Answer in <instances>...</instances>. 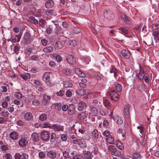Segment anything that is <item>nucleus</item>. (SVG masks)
<instances>
[{
    "label": "nucleus",
    "instance_id": "1",
    "mask_svg": "<svg viewBox=\"0 0 159 159\" xmlns=\"http://www.w3.org/2000/svg\"><path fill=\"white\" fill-rule=\"evenodd\" d=\"M136 75L137 77L140 80H143L145 75V72L143 69L141 67H140L139 70L135 71Z\"/></svg>",
    "mask_w": 159,
    "mask_h": 159
},
{
    "label": "nucleus",
    "instance_id": "2",
    "mask_svg": "<svg viewBox=\"0 0 159 159\" xmlns=\"http://www.w3.org/2000/svg\"><path fill=\"white\" fill-rule=\"evenodd\" d=\"M88 113L90 116H94L98 114V110L96 107L91 106L89 108Z\"/></svg>",
    "mask_w": 159,
    "mask_h": 159
},
{
    "label": "nucleus",
    "instance_id": "3",
    "mask_svg": "<svg viewBox=\"0 0 159 159\" xmlns=\"http://www.w3.org/2000/svg\"><path fill=\"white\" fill-rule=\"evenodd\" d=\"M109 95L111 100H114L115 101H117L119 99V95L114 90H113L110 92Z\"/></svg>",
    "mask_w": 159,
    "mask_h": 159
},
{
    "label": "nucleus",
    "instance_id": "4",
    "mask_svg": "<svg viewBox=\"0 0 159 159\" xmlns=\"http://www.w3.org/2000/svg\"><path fill=\"white\" fill-rule=\"evenodd\" d=\"M130 108V105L127 104L124 107V114L125 117L126 118H129L130 117L129 110Z\"/></svg>",
    "mask_w": 159,
    "mask_h": 159
},
{
    "label": "nucleus",
    "instance_id": "5",
    "mask_svg": "<svg viewBox=\"0 0 159 159\" xmlns=\"http://www.w3.org/2000/svg\"><path fill=\"white\" fill-rule=\"evenodd\" d=\"M50 129H54L57 131H63L64 130V127L59 124H55L50 126Z\"/></svg>",
    "mask_w": 159,
    "mask_h": 159
},
{
    "label": "nucleus",
    "instance_id": "6",
    "mask_svg": "<svg viewBox=\"0 0 159 159\" xmlns=\"http://www.w3.org/2000/svg\"><path fill=\"white\" fill-rule=\"evenodd\" d=\"M30 34L29 32L26 33L24 36V43L26 44L30 43L31 41V39L30 38Z\"/></svg>",
    "mask_w": 159,
    "mask_h": 159
},
{
    "label": "nucleus",
    "instance_id": "7",
    "mask_svg": "<svg viewBox=\"0 0 159 159\" xmlns=\"http://www.w3.org/2000/svg\"><path fill=\"white\" fill-rule=\"evenodd\" d=\"M43 78L46 83L47 85H49L50 84V72H45L43 76Z\"/></svg>",
    "mask_w": 159,
    "mask_h": 159
},
{
    "label": "nucleus",
    "instance_id": "8",
    "mask_svg": "<svg viewBox=\"0 0 159 159\" xmlns=\"http://www.w3.org/2000/svg\"><path fill=\"white\" fill-rule=\"evenodd\" d=\"M92 134L94 142H98L97 140L99 137V135L98 130H94L92 132Z\"/></svg>",
    "mask_w": 159,
    "mask_h": 159
},
{
    "label": "nucleus",
    "instance_id": "9",
    "mask_svg": "<svg viewBox=\"0 0 159 159\" xmlns=\"http://www.w3.org/2000/svg\"><path fill=\"white\" fill-rule=\"evenodd\" d=\"M67 61L70 64H73L75 63V60L73 56L71 54L68 55L66 57Z\"/></svg>",
    "mask_w": 159,
    "mask_h": 159
},
{
    "label": "nucleus",
    "instance_id": "10",
    "mask_svg": "<svg viewBox=\"0 0 159 159\" xmlns=\"http://www.w3.org/2000/svg\"><path fill=\"white\" fill-rule=\"evenodd\" d=\"M121 52L123 56L125 59H128L129 58L131 54L128 49H123Z\"/></svg>",
    "mask_w": 159,
    "mask_h": 159
},
{
    "label": "nucleus",
    "instance_id": "11",
    "mask_svg": "<svg viewBox=\"0 0 159 159\" xmlns=\"http://www.w3.org/2000/svg\"><path fill=\"white\" fill-rule=\"evenodd\" d=\"M42 139L44 141H47L49 138V133L46 131H43L41 133Z\"/></svg>",
    "mask_w": 159,
    "mask_h": 159
},
{
    "label": "nucleus",
    "instance_id": "12",
    "mask_svg": "<svg viewBox=\"0 0 159 159\" xmlns=\"http://www.w3.org/2000/svg\"><path fill=\"white\" fill-rule=\"evenodd\" d=\"M87 117V114L86 111L81 112L78 115V118L79 120H84Z\"/></svg>",
    "mask_w": 159,
    "mask_h": 159
},
{
    "label": "nucleus",
    "instance_id": "13",
    "mask_svg": "<svg viewBox=\"0 0 159 159\" xmlns=\"http://www.w3.org/2000/svg\"><path fill=\"white\" fill-rule=\"evenodd\" d=\"M86 107V103L84 102L81 101L78 104V109L79 111H82L85 109Z\"/></svg>",
    "mask_w": 159,
    "mask_h": 159
},
{
    "label": "nucleus",
    "instance_id": "14",
    "mask_svg": "<svg viewBox=\"0 0 159 159\" xmlns=\"http://www.w3.org/2000/svg\"><path fill=\"white\" fill-rule=\"evenodd\" d=\"M50 57L58 62H60L62 60L61 57L56 53L51 54Z\"/></svg>",
    "mask_w": 159,
    "mask_h": 159
},
{
    "label": "nucleus",
    "instance_id": "15",
    "mask_svg": "<svg viewBox=\"0 0 159 159\" xmlns=\"http://www.w3.org/2000/svg\"><path fill=\"white\" fill-rule=\"evenodd\" d=\"M93 156L92 153L89 151H85L84 153V157L85 159H91L92 158Z\"/></svg>",
    "mask_w": 159,
    "mask_h": 159
},
{
    "label": "nucleus",
    "instance_id": "16",
    "mask_svg": "<svg viewBox=\"0 0 159 159\" xmlns=\"http://www.w3.org/2000/svg\"><path fill=\"white\" fill-rule=\"evenodd\" d=\"M118 30H119L120 33L124 35H125L128 33V30L124 27H120L118 29Z\"/></svg>",
    "mask_w": 159,
    "mask_h": 159
},
{
    "label": "nucleus",
    "instance_id": "17",
    "mask_svg": "<svg viewBox=\"0 0 159 159\" xmlns=\"http://www.w3.org/2000/svg\"><path fill=\"white\" fill-rule=\"evenodd\" d=\"M33 117L32 114L30 112H27L25 114L24 118L25 120H30Z\"/></svg>",
    "mask_w": 159,
    "mask_h": 159
},
{
    "label": "nucleus",
    "instance_id": "18",
    "mask_svg": "<svg viewBox=\"0 0 159 159\" xmlns=\"http://www.w3.org/2000/svg\"><path fill=\"white\" fill-rule=\"evenodd\" d=\"M80 28L76 25H75L72 27V32L74 33L78 34L80 32Z\"/></svg>",
    "mask_w": 159,
    "mask_h": 159
},
{
    "label": "nucleus",
    "instance_id": "19",
    "mask_svg": "<svg viewBox=\"0 0 159 159\" xmlns=\"http://www.w3.org/2000/svg\"><path fill=\"white\" fill-rule=\"evenodd\" d=\"M71 154L73 156V159H80L82 158V156L77 153L75 151H73Z\"/></svg>",
    "mask_w": 159,
    "mask_h": 159
},
{
    "label": "nucleus",
    "instance_id": "20",
    "mask_svg": "<svg viewBox=\"0 0 159 159\" xmlns=\"http://www.w3.org/2000/svg\"><path fill=\"white\" fill-rule=\"evenodd\" d=\"M9 136L10 138L13 140L17 139L18 137V134L17 133L14 131L11 132L9 134Z\"/></svg>",
    "mask_w": 159,
    "mask_h": 159
},
{
    "label": "nucleus",
    "instance_id": "21",
    "mask_svg": "<svg viewBox=\"0 0 159 159\" xmlns=\"http://www.w3.org/2000/svg\"><path fill=\"white\" fill-rule=\"evenodd\" d=\"M28 143V141L24 139H22L19 141V145L21 147H25Z\"/></svg>",
    "mask_w": 159,
    "mask_h": 159
},
{
    "label": "nucleus",
    "instance_id": "22",
    "mask_svg": "<svg viewBox=\"0 0 159 159\" xmlns=\"http://www.w3.org/2000/svg\"><path fill=\"white\" fill-rule=\"evenodd\" d=\"M64 87L65 88H71L73 86L72 83L69 81L65 80L63 82Z\"/></svg>",
    "mask_w": 159,
    "mask_h": 159
},
{
    "label": "nucleus",
    "instance_id": "23",
    "mask_svg": "<svg viewBox=\"0 0 159 159\" xmlns=\"http://www.w3.org/2000/svg\"><path fill=\"white\" fill-rule=\"evenodd\" d=\"M121 17L126 24H130V19L125 15L122 14Z\"/></svg>",
    "mask_w": 159,
    "mask_h": 159
},
{
    "label": "nucleus",
    "instance_id": "24",
    "mask_svg": "<svg viewBox=\"0 0 159 159\" xmlns=\"http://www.w3.org/2000/svg\"><path fill=\"white\" fill-rule=\"evenodd\" d=\"M20 76L22 78L25 80L30 79L31 77L30 74L28 73L21 74Z\"/></svg>",
    "mask_w": 159,
    "mask_h": 159
},
{
    "label": "nucleus",
    "instance_id": "25",
    "mask_svg": "<svg viewBox=\"0 0 159 159\" xmlns=\"http://www.w3.org/2000/svg\"><path fill=\"white\" fill-rule=\"evenodd\" d=\"M31 138L34 142H36L39 140L38 135L36 133H33L31 134Z\"/></svg>",
    "mask_w": 159,
    "mask_h": 159
},
{
    "label": "nucleus",
    "instance_id": "26",
    "mask_svg": "<svg viewBox=\"0 0 159 159\" xmlns=\"http://www.w3.org/2000/svg\"><path fill=\"white\" fill-rule=\"evenodd\" d=\"M50 97L46 95L43 96V99L42 101V103L44 105L47 104L49 102Z\"/></svg>",
    "mask_w": 159,
    "mask_h": 159
},
{
    "label": "nucleus",
    "instance_id": "27",
    "mask_svg": "<svg viewBox=\"0 0 159 159\" xmlns=\"http://www.w3.org/2000/svg\"><path fill=\"white\" fill-rule=\"evenodd\" d=\"M76 93L80 96H82L86 94V92L84 89H80L77 90Z\"/></svg>",
    "mask_w": 159,
    "mask_h": 159
},
{
    "label": "nucleus",
    "instance_id": "28",
    "mask_svg": "<svg viewBox=\"0 0 159 159\" xmlns=\"http://www.w3.org/2000/svg\"><path fill=\"white\" fill-rule=\"evenodd\" d=\"M110 73H113L114 76L116 78V77L118 75V71L115 68L112 67V68L110 69Z\"/></svg>",
    "mask_w": 159,
    "mask_h": 159
},
{
    "label": "nucleus",
    "instance_id": "29",
    "mask_svg": "<svg viewBox=\"0 0 159 159\" xmlns=\"http://www.w3.org/2000/svg\"><path fill=\"white\" fill-rule=\"evenodd\" d=\"M63 44L61 41H58L55 43V48L57 49H61L63 47Z\"/></svg>",
    "mask_w": 159,
    "mask_h": 159
},
{
    "label": "nucleus",
    "instance_id": "30",
    "mask_svg": "<svg viewBox=\"0 0 159 159\" xmlns=\"http://www.w3.org/2000/svg\"><path fill=\"white\" fill-rule=\"evenodd\" d=\"M63 72L67 75H71L73 74V71L68 69L65 68L63 70Z\"/></svg>",
    "mask_w": 159,
    "mask_h": 159
},
{
    "label": "nucleus",
    "instance_id": "31",
    "mask_svg": "<svg viewBox=\"0 0 159 159\" xmlns=\"http://www.w3.org/2000/svg\"><path fill=\"white\" fill-rule=\"evenodd\" d=\"M108 149L112 155L117 150L116 148L113 145H110L108 147Z\"/></svg>",
    "mask_w": 159,
    "mask_h": 159
},
{
    "label": "nucleus",
    "instance_id": "32",
    "mask_svg": "<svg viewBox=\"0 0 159 159\" xmlns=\"http://www.w3.org/2000/svg\"><path fill=\"white\" fill-rule=\"evenodd\" d=\"M75 71L77 75L80 77H84L86 76L85 74L80 70L77 69Z\"/></svg>",
    "mask_w": 159,
    "mask_h": 159
},
{
    "label": "nucleus",
    "instance_id": "33",
    "mask_svg": "<svg viewBox=\"0 0 159 159\" xmlns=\"http://www.w3.org/2000/svg\"><path fill=\"white\" fill-rule=\"evenodd\" d=\"M56 134L53 133H51V137L50 138V142L53 143L55 144L56 143Z\"/></svg>",
    "mask_w": 159,
    "mask_h": 159
},
{
    "label": "nucleus",
    "instance_id": "34",
    "mask_svg": "<svg viewBox=\"0 0 159 159\" xmlns=\"http://www.w3.org/2000/svg\"><path fill=\"white\" fill-rule=\"evenodd\" d=\"M154 39L157 40H159V32L157 31H154L152 33Z\"/></svg>",
    "mask_w": 159,
    "mask_h": 159
},
{
    "label": "nucleus",
    "instance_id": "35",
    "mask_svg": "<svg viewBox=\"0 0 159 159\" xmlns=\"http://www.w3.org/2000/svg\"><path fill=\"white\" fill-rule=\"evenodd\" d=\"M80 147L82 148H85L87 146V144L85 141L84 140H81L79 144Z\"/></svg>",
    "mask_w": 159,
    "mask_h": 159
},
{
    "label": "nucleus",
    "instance_id": "36",
    "mask_svg": "<svg viewBox=\"0 0 159 159\" xmlns=\"http://www.w3.org/2000/svg\"><path fill=\"white\" fill-rule=\"evenodd\" d=\"M82 60L86 64H88L90 61L89 57L87 56L83 57L82 58Z\"/></svg>",
    "mask_w": 159,
    "mask_h": 159
},
{
    "label": "nucleus",
    "instance_id": "37",
    "mask_svg": "<svg viewBox=\"0 0 159 159\" xmlns=\"http://www.w3.org/2000/svg\"><path fill=\"white\" fill-rule=\"evenodd\" d=\"M141 156L137 152H134L133 154L132 159H141Z\"/></svg>",
    "mask_w": 159,
    "mask_h": 159
},
{
    "label": "nucleus",
    "instance_id": "38",
    "mask_svg": "<svg viewBox=\"0 0 159 159\" xmlns=\"http://www.w3.org/2000/svg\"><path fill=\"white\" fill-rule=\"evenodd\" d=\"M116 146L119 149L122 150L124 149V147L123 144L120 142L118 141L116 142Z\"/></svg>",
    "mask_w": 159,
    "mask_h": 159
},
{
    "label": "nucleus",
    "instance_id": "39",
    "mask_svg": "<svg viewBox=\"0 0 159 159\" xmlns=\"http://www.w3.org/2000/svg\"><path fill=\"white\" fill-rule=\"evenodd\" d=\"M106 140L107 142L110 144H113L114 143V139L111 136L107 138Z\"/></svg>",
    "mask_w": 159,
    "mask_h": 159
},
{
    "label": "nucleus",
    "instance_id": "40",
    "mask_svg": "<svg viewBox=\"0 0 159 159\" xmlns=\"http://www.w3.org/2000/svg\"><path fill=\"white\" fill-rule=\"evenodd\" d=\"M68 43L69 45L71 47H75L77 44V42L75 40H69Z\"/></svg>",
    "mask_w": 159,
    "mask_h": 159
},
{
    "label": "nucleus",
    "instance_id": "41",
    "mask_svg": "<svg viewBox=\"0 0 159 159\" xmlns=\"http://www.w3.org/2000/svg\"><path fill=\"white\" fill-rule=\"evenodd\" d=\"M54 105V107L56 110H61V103H56Z\"/></svg>",
    "mask_w": 159,
    "mask_h": 159
},
{
    "label": "nucleus",
    "instance_id": "42",
    "mask_svg": "<svg viewBox=\"0 0 159 159\" xmlns=\"http://www.w3.org/2000/svg\"><path fill=\"white\" fill-rule=\"evenodd\" d=\"M14 95L18 99H21L22 97V94L20 92H16L14 94Z\"/></svg>",
    "mask_w": 159,
    "mask_h": 159
},
{
    "label": "nucleus",
    "instance_id": "43",
    "mask_svg": "<svg viewBox=\"0 0 159 159\" xmlns=\"http://www.w3.org/2000/svg\"><path fill=\"white\" fill-rule=\"evenodd\" d=\"M47 115L45 114H42L40 115L39 117V119L41 121H44L47 118Z\"/></svg>",
    "mask_w": 159,
    "mask_h": 159
},
{
    "label": "nucleus",
    "instance_id": "44",
    "mask_svg": "<svg viewBox=\"0 0 159 159\" xmlns=\"http://www.w3.org/2000/svg\"><path fill=\"white\" fill-rule=\"evenodd\" d=\"M115 88L116 90L118 92H120L121 91L122 87L121 85L119 84H117L115 86Z\"/></svg>",
    "mask_w": 159,
    "mask_h": 159
},
{
    "label": "nucleus",
    "instance_id": "45",
    "mask_svg": "<svg viewBox=\"0 0 159 159\" xmlns=\"http://www.w3.org/2000/svg\"><path fill=\"white\" fill-rule=\"evenodd\" d=\"M153 29L154 30H159V23L153 24L152 25Z\"/></svg>",
    "mask_w": 159,
    "mask_h": 159
},
{
    "label": "nucleus",
    "instance_id": "46",
    "mask_svg": "<svg viewBox=\"0 0 159 159\" xmlns=\"http://www.w3.org/2000/svg\"><path fill=\"white\" fill-rule=\"evenodd\" d=\"M1 114L2 116L5 117L8 116L9 114V113L8 111L7 110H4L2 111L1 112Z\"/></svg>",
    "mask_w": 159,
    "mask_h": 159
},
{
    "label": "nucleus",
    "instance_id": "47",
    "mask_svg": "<svg viewBox=\"0 0 159 159\" xmlns=\"http://www.w3.org/2000/svg\"><path fill=\"white\" fill-rule=\"evenodd\" d=\"M145 43L148 46L151 45L153 43L152 40V39H149L146 40V42Z\"/></svg>",
    "mask_w": 159,
    "mask_h": 159
},
{
    "label": "nucleus",
    "instance_id": "48",
    "mask_svg": "<svg viewBox=\"0 0 159 159\" xmlns=\"http://www.w3.org/2000/svg\"><path fill=\"white\" fill-rule=\"evenodd\" d=\"M116 120V122L118 124L121 125L123 123V120L120 117L117 116Z\"/></svg>",
    "mask_w": 159,
    "mask_h": 159
},
{
    "label": "nucleus",
    "instance_id": "49",
    "mask_svg": "<svg viewBox=\"0 0 159 159\" xmlns=\"http://www.w3.org/2000/svg\"><path fill=\"white\" fill-rule=\"evenodd\" d=\"M21 156V154L19 152L16 153L14 155V157L15 159H20Z\"/></svg>",
    "mask_w": 159,
    "mask_h": 159
},
{
    "label": "nucleus",
    "instance_id": "50",
    "mask_svg": "<svg viewBox=\"0 0 159 159\" xmlns=\"http://www.w3.org/2000/svg\"><path fill=\"white\" fill-rule=\"evenodd\" d=\"M110 133L109 131L106 130L102 132V134L105 137H108L109 136Z\"/></svg>",
    "mask_w": 159,
    "mask_h": 159
},
{
    "label": "nucleus",
    "instance_id": "51",
    "mask_svg": "<svg viewBox=\"0 0 159 159\" xmlns=\"http://www.w3.org/2000/svg\"><path fill=\"white\" fill-rule=\"evenodd\" d=\"M29 156L28 154L26 153H22L20 159H28Z\"/></svg>",
    "mask_w": 159,
    "mask_h": 159
},
{
    "label": "nucleus",
    "instance_id": "52",
    "mask_svg": "<svg viewBox=\"0 0 159 159\" xmlns=\"http://www.w3.org/2000/svg\"><path fill=\"white\" fill-rule=\"evenodd\" d=\"M32 49L31 48H26L25 50V53L29 55V54L32 53Z\"/></svg>",
    "mask_w": 159,
    "mask_h": 159
},
{
    "label": "nucleus",
    "instance_id": "53",
    "mask_svg": "<svg viewBox=\"0 0 159 159\" xmlns=\"http://www.w3.org/2000/svg\"><path fill=\"white\" fill-rule=\"evenodd\" d=\"M56 152L54 151H50V158L54 159L56 157Z\"/></svg>",
    "mask_w": 159,
    "mask_h": 159
},
{
    "label": "nucleus",
    "instance_id": "54",
    "mask_svg": "<svg viewBox=\"0 0 159 159\" xmlns=\"http://www.w3.org/2000/svg\"><path fill=\"white\" fill-rule=\"evenodd\" d=\"M61 140L63 141H66L67 139V137L66 134H61Z\"/></svg>",
    "mask_w": 159,
    "mask_h": 159
},
{
    "label": "nucleus",
    "instance_id": "55",
    "mask_svg": "<svg viewBox=\"0 0 159 159\" xmlns=\"http://www.w3.org/2000/svg\"><path fill=\"white\" fill-rule=\"evenodd\" d=\"M103 103L105 106L107 107L110 106V101L108 100H105L103 101Z\"/></svg>",
    "mask_w": 159,
    "mask_h": 159
},
{
    "label": "nucleus",
    "instance_id": "56",
    "mask_svg": "<svg viewBox=\"0 0 159 159\" xmlns=\"http://www.w3.org/2000/svg\"><path fill=\"white\" fill-rule=\"evenodd\" d=\"M68 113L69 115H72L75 113V109L74 108H72L71 109H69L68 108Z\"/></svg>",
    "mask_w": 159,
    "mask_h": 159
},
{
    "label": "nucleus",
    "instance_id": "57",
    "mask_svg": "<svg viewBox=\"0 0 159 159\" xmlns=\"http://www.w3.org/2000/svg\"><path fill=\"white\" fill-rule=\"evenodd\" d=\"M65 93V91L63 90H61L59 92L57 93V94L58 96H62Z\"/></svg>",
    "mask_w": 159,
    "mask_h": 159
},
{
    "label": "nucleus",
    "instance_id": "58",
    "mask_svg": "<svg viewBox=\"0 0 159 159\" xmlns=\"http://www.w3.org/2000/svg\"><path fill=\"white\" fill-rule=\"evenodd\" d=\"M68 106L66 104L63 105L61 107L62 110L64 111H66L68 109Z\"/></svg>",
    "mask_w": 159,
    "mask_h": 159
},
{
    "label": "nucleus",
    "instance_id": "59",
    "mask_svg": "<svg viewBox=\"0 0 159 159\" xmlns=\"http://www.w3.org/2000/svg\"><path fill=\"white\" fill-rule=\"evenodd\" d=\"M81 140V139H80L78 138H76L73 140V142L74 144H78L79 145Z\"/></svg>",
    "mask_w": 159,
    "mask_h": 159
},
{
    "label": "nucleus",
    "instance_id": "60",
    "mask_svg": "<svg viewBox=\"0 0 159 159\" xmlns=\"http://www.w3.org/2000/svg\"><path fill=\"white\" fill-rule=\"evenodd\" d=\"M1 88L2 89L1 91L3 93H6L7 91V88L6 86H1Z\"/></svg>",
    "mask_w": 159,
    "mask_h": 159
},
{
    "label": "nucleus",
    "instance_id": "61",
    "mask_svg": "<svg viewBox=\"0 0 159 159\" xmlns=\"http://www.w3.org/2000/svg\"><path fill=\"white\" fill-rule=\"evenodd\" d=\"M34 83L38 86L41 85L42 84L41 82L39 80H34Z\"/></svg>",
    "mask_w": 159,
    "mask_h": 159
},
{
    "label": "nucleus",
    "instance_id": "62",
    "mask_svg": "<svg viewBox=\"0 0 159 159\" xmlns=\"http://www.w3.org/2000/svg\"><path fill=\"white\" fill-rule=\"evenodd\" d=\"M22 36V34L21 33H20L18 35H16L15 36L16 38L17 39L16 41L17 42H19Z\"/></svg>",
    "mask_w": 159,
    "mask_h": 159
},
{
    "label": "nucleus",
    "instance_id": "63",
    "mask_svg": "<svg viewBox=\"0 0 159 159\" xmlns=\"http://www.w3.org/2000/svg\"><path fill=\"white\" fill-rule=\"evenodd\" d=\"M32 104L35 106H38L40 103L39 102L36 100H35L32 101Z\"/></svg>",
    "mask_w": 159,
    "mask_h": 159
},
{
    "label": "nucleus",
    "instance_id": "64",
    "mask_svg": "<svg viewBox=\"0 0 159 159\" xmlns=\"http://www.w3.org/2000/svg\"><path fill=\"white\" fill-rule=\"evenodd\" d=\"M66 95L68 97H70L72 95L71 92L70 90H67L66 92Z\"/></svg>",
    "mask_w": 159,
    "mask_h": 159
}]
</instances>
